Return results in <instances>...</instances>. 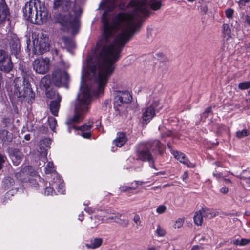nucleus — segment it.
I'll use <instances>...</instances> for the list:
<instances>
[{"label":"nucleus","mask_w":250,"mask_h":250,"mask_svg":"<svg viewBox=\"0 0 250 250\" xmlns=\"http://www.w3.org/2000/svg\"><path fill=\"white\" fill-rule=\"evenodd\" d=\"M92 127V123H88V124H85L80 127L73 126V128L76 130H80L81 132L91 131V128Z\"/></svg>","instance_id":"c85d7f7f"},{"label":"nucleus","mask_w":250,"mask_h":250,"mask_svg":"<svg viewBox=\"0 0 250 250\" xmlns=\"http://www.w3.org/2000/svg\"><path fill=\"white\" fill-rule=\"evenodd\" d=\"M32 167L30 166H26L20 172L17 174V177L22 182H26L28 179V174Z\"/></svg>","instance_id":"6ab92c4d"},{"label":"nucleus","mask_w":250,"mask_h":250,"mask_svg":"<svg viewBox=\"0 0 250 250\" xmlns=\"http://www.w3.org/2000/svg\"><path fill=\"white\" fill-rule=\"evenodd\" d=\"M81 135L84 138L89 139L91 136V131H83L81 132Z\"/></svg>","instance_id":"a18cd8bd"},{"label":"nucleus","mask_w":250,"mask_h":250,"mask_svg":"<svg viewBox=\"0 0 250 250\" xmlns=\"http://www.w3.org/2000/svg\"><path fill=\"white\" fill-rule=\"evenodd\" d=\"M203 218L202 211L200 210L196 212L194 216L195 224L198 226H201L203 223Z\"/></svg>","instance_id":"a878e982"},{"label":"nucleus","mask_w":250,"mask_h":250,"mask_svg":"<svg viewBox=\"0 0 250 250\" xmlns=\"http://www.w3.org/2000/svg\"><path fill=\"white\" fill-rule=\"evenodd\" d=\"M150 145L146 142L140 143L135 147L136 159L143 162H147L149 166L157 169L155 166V159L150 152Z\"/></svg>","instance_id":"423d86ee"},{"label":"nucleus","mask_w":250,"mask_h":250,"mask_svg":"<svg viewBox=\"0 0 250 250\" xmlns=\"http://www.w3.org/2000/svg\"><path fill=\"white\" fill-rule=\"evenodd\" d=\"M188 177V173L187 171H185L182 175L181 178L183 181H185Z\"/></svg>","instance_id":"8fccbe9b"},{"label":"nucleus","mask_w":250,"mask_h":250,"mask_svg":"<svg viewBox=\"0 0 250 250\" xmlns=\"http://www.w3.org/2000/svg\"><path fill=\"white\" fill-rule=\"evenodd\" d=\"M54 192L53 188L51 187H46L45 189L44 194L46 195H52L53 193Z\"/></svg>","instance_id":"37998d69"},{"label":"nucleus","mask_w":250,"mask_h":250,"mask_svg":"<svg viewBox=\"0 0 250 250\" xmlns=\"http://www.w3.org/2000/svg\"><path fill=\"white\" fill-rule=\"evenodd\" d=\"M70 81V76L66 71L56 70L52 73L51 82L56 86H63L68 88Z\"/></svg>","instance_id":"0eeeda50"},{"label":"nucleus","mask_w":250,"mask_h":250,"mask_svg":"<svg viewBox=\"0 0 250 250\" xmlns=\"http://www.w3.org/2000/svg\"><path fill=\"white\" fill-rule=\"evenodd\" d=\"M135 186L136 187V188L138 187L139 185H142L144 182L140 181H135Z\"/></svg>","instance_id":"13d9d810"},{"label":"nucleus","mask_w":250,"mask_h":250,"mask_svg":"<svg viewBox=\"0 0 250 250\" xmlns=\"http://www.w3.org/2000/svg\"><path fill=\"white\" fill-rule=\"evenodd\" d=\"M245 18L246 22L250 26V16L246 15Z\"/></svg>","instance_id":"bf43d9fd"},{"label":"nucleus","mask_w":250,"mask_h":250,"mask_svg":"<svg viewBox=\"0 0 250 250\" xmlns=\"http://www.w3.org/2000/svg\"><path fill=\"white\" fill-rule=\"evenodd\" d=\"M52 17L54 22L66 29H72V34L78 33L80 18L83 10L70 0H54Z\"/></svg>","instance_id":"7ed1b4c3"},{"label":"nucleus","mask_w":250,"mask_h":250,"mask_svg":"<svg viewBox=\"0 0 250 250\" xmlns=\"http://www.w3.org/2000/svg\"><path fill=\"white\" fill-rule=\"evenodd\" d=\"M42 9L39 0H30L22 8L23 16L32 23H42L47 19L48 14L44 8Z\"/></svg>","instance_id":"20e7f679"},{"label":"nucleus","mask_w":250,"mask_h":250,"mask_svg":"<svg viewBox=\"0 0 250 250\" xmlns=\"http://www.w3.org/2000/svg\"><path fill=\"white\" fill-rule=\"evenodd\" d=\"M24 139L27 141L29 140L30 139V135L29 134H26L24 136Z\"/></svg>","instance_id":"69168bd1"},{"label":"nucleus","mask_w":250,"mask_h":250,"mask_svg":"<svg viewBox=\"0 0 250 250\" xmlns=\"http://www.w3.org/2000/svg\"><path fill=\"white\" fill-rule=\"evenodd\" d=\"M6 157L0 153V170L2 169L3 165L6 160Z\"/></svg>","instance_id":"ea45409f"},{"label":"nucleus","mask_w":250,"mask_h":250,"mask_svg":"<svg viewBox=\"0 0 250 250\" xmlns=\"http://www.w3.org/2000/svg\"><path fill=\"white\" fill-rule=\"evenodd\" d=\"M13 68L10 55L5 50L0 49V70L4 73L10 72Z\"/></svg>","instance_id":"1a4fd4ad"},{"label":"nucleus","mask_w":250,"mask_h":250,"mask_svg":"<svg viewBox=\"0 0 250 250\" xmlns=\"http://www.w3.org/2000/svg\"><path fill=\"white\" fill-rule=\"evenodd\" d=\"M58 191L59 192H60L62 194H63V192L64 191V190L63 189V185L62 184L59 185V188L58 189Z\"/></svg>","instance_id":"09e8293b"},{"label":"nucleus","mask_w":250,"mask_h":250,"mask_svg":"<svg viewBox=\"0 0 250 250\" xmlns=\"http://www.w3.org/2000/svg\"><path fill=\"white\" fill-rule=\"evenodd\" d=\"M238 88L241 90H246L250 88V81L240 83L238 85Z\"/></svg>","instance_id":"f704fd0d"},{"label":"nucleus","mask_w":250,"mask_h":250,"mask_svg":"<svg viewBox=\"0 0 250 250\" xmlns=\"http://www.w3.org/2000/svg\"><path fill=\"white\" fill-rule=\"evenodd\" d=\"M2 83H3L2 76L1 73L0 72V89H1V85H2Z\"/></svg>","instance_id":"e2e57ef3"},{"label":"nucleus","mask_w":250,"mask_h":250,"mask_svg":"<svg viewBox=\"0 0 250 250\" xmlns=\"http://www.w3.org/2000/svg\"><path fill=\"white\" fill-rule=\"evenodd\" d=\"M250 243V239L242 238L240 240V246H245Z\"/></svg>","instance_id":"c03bdc74"},{"label":"nucleus","mask_w":250,"mask_h":250,"mask_svg":"<svg viewBox=\"0 0 250 250\" xmlns=\"http://www.w3.org/2000/svg\"><path fill=\"white\" fill-rule=\"evenodd\" d=\"M62 40L66 46L69 47H73L74 43L72 39L68 37L63 36Z\"/></svg>","instance_id":"2f4dec72"},{"label":"nucleus","mask_w":250,"mask_h":250,"mask_svg":"<svg viewBox=\"0 0 250 250\" xmlns=\"http://www.w3.org/2000/svg\"><path fill=\"white\" fill-rule=\"evenodd\" d=\"M51 144V140L49 138H45L40 141V149H43L44 153L46 155V151L49 147Z\"/></svg>","instance_id":"393cba45"},{"label":"nucleus","mask_w":250,"mask_h":250,"mask_svg":"<svg viewBox=\"0 0 250 250\" xmlns=\"http://www.w3.org/2000/svg\"><path fill=\"white\" fill-rule=\"evenodd\" d=\"M231 243L236 246H240V240L235 239L231 242Z\"/></svg>","instance_id":"5fc2aeb1"},{"label":"nucleus","mask_w":250,"mask_h":250,"mask_svg":"<svg viewBox=\"0 0 250 250\" xmlns=\"http://www.w3.org/2000/svg\"><path fill=\"white\" fill-rule=\"evenodd\" d=\"M250 2V0H240L238 2V4L239 6H245L246 3H249Z\"/></svg>","instance_id":"de8ad7c7"},{"label":"nucleus","mask_w":250,"mask_h":250,"mask_svg":"<svg viewBox=\"0 0 250 250\" xmlns=\"http://www.w3.org/2000/svg\"><path fill=\"white\" fill-rule=\"evenodd\" d=\"M61 101V97L58 95L57 99L50 102L49 104V109L51 113L55 116H57L58 111L60 106V102Z\"/></svg>","instance_id":"dca6fc26"},{"label":"nucleus","mask_w":250,"mask_h":250,"mask_svg":"<svg viewBox=\"0 0 250 250\" xmlns=\"http://www.w3.org/2000/svg\"><path fill=\"white\" fill-rule=\"evenodd\" d=\"M154 104L145 109L143 113V120L146 122L150 121L155 116Z\"/></svg>","instance_id":"f3484780"},{"label":"nucleus","mask_w":250,"mask_h":250,"mask_svg":"<svg viewBox=\"0 0 250 250\" xmlns=\"http://www.w3.org/2000/svg\"><path fill=\"white\" fill-rule=\"evenodd\" d=\"M173 154L174 157L179 160L181 163H182L189 166V163L190 162L186 158V156L184 153L176 151H173Z\"/></svg>","instance_id":"5701e85b"},{"label":"nucleus","mask_w":250,"mask_h":250,"mask_svg":"<svg viewBox=\"0 0 250 250\" xmlns=\"http://www.w3.org/2000/svg\"><path fill=\"white\" fill-rule=\"evenodd\" d=\"M48 123L50 126V129L52 131H54L55 127L57 125V120L56 119L51 116L48 118Z\"/></svg>","instance_id":"72a5a7b5"},{"label":"nucleus","mask_w":250,"mask_h":250,"mask_svg":"<svg viewBox=\"0 0 250 250\" xmlns=\"http://www.w3.org/2000/svg\"><path fill=\"white\" fill-rule=\"evenodd\" d=\"M50 44L49 38L42 35L37 39L36 43L34 42L33 53L37 55H42L49 50Z\"/></svg>","instance_id":"6e6552de"},{"label":"nucleus","mask_w":250,"mask_h":250,"mask_svg":"<svg viewBox=\"0 0 250 250\" xmlns=\"http://www.w3.org/2000/svg\"><path fill=\"white\" fill-rule=\"evenodd\" d=\"M45 173L46 174H50L53 173L55 170L53 162H49L45 167Z\"/></svg>","instance_id":"473e14b6"},{"label":"nucleus","mask_w":250,"mask_h":250,"mask_svg":"<svg viewBox=\"0 0 250 250\" xmlns=\"http://www.w3.org/2000/svg\"><path fill=\"white\" fill-rule=\"evenodd\" d=\"M228 188L226 187H223L220 189V191L223 193H227L228 192Z\"/></svg>","instance_id":"6e6d98bb"},{"label":"nucleus","mask_w":250,"mask_h":250,"mask_svg":"<svg viewBox=\"0 0 250 250\" xmlns=\"http://www.w3.org/2000/svg\"><path fill=\"white\" fill-rule=\"evenodd\" d=\"M31 43V41L29 39H27L26 40V44H27V49H29V46Z\"/></svg>","instance_id":"680f3d73"},{"label":"nucleus","mask_w":250,"mask_h":250,"mask_svg":"<svg viewBox=\"0 0 250 250\" xmlns=\"http://www.w3.org/2000/svg\"><path fill=\"white\" fill-rule=\"evenodd\" d=\"M33 69L40 74H44L49 69V60L47 58L35 59L32 63Z\"/></svg>","instance_id":"9b49d317"},{"label":"nucleus","mask_w":250,"mask_h":250,"mask_svg":"<svg viewBox=\"0 0 250 250\" xmlns=\"http://www.w3.org/2000/svg\"><path fill=\"white\" fill-rule=\"evenodd\" d=\"M127 139L126 134L124 132H119L117 136L114 141L115 145L119 147H122L127 141Z\"/></svg>","instance_id":"4be33fe9"},{"label":"nucleus","mask_w":250,"mask_h":250,"mask_svg":"<svg viewBox=\"0 0 250 250\" xmlns=\"http://www.w3.org/2000/svg\"><path fill=\"white\" fill-rule=\"evenodd\" d=\"M211 112H212L211 107H208L206 109V110L205 111V114H208L209 113H210Z\"/></svg>","instance_id":"4d7b16f0"},{"label":"nucleus","mask_w":250,"mask_h":250,"mask_svg":"<svg viewBox=\"0 0 250 250\" xmlns=\"http://www.w3.org/2000/svg\"><path fill=\"white\" fill-rule=\"evenodd\" d=\"M8 45L7 48L9 50L11 54L14 55L17 58L21 52V43L19 39L16 35H13L8 40Z\"/></svg>","instance_id":"f8f14e48"},{"label":"nucleus","mask_w":250,"mask_h":250,"mask_svg":"<svg viewBox=\"0 0 250 250\" xmlns=\"http://www.w3.org/2000/svg\"><path fill=\"white\" fill-rule=\"evenodd\" d=\"M18 191L17 188H11L9 189V191L6 193V196L8 198H9L11 196H13L14 194L16 193Z\"/></svg>","instance_id":"79ce46f5"},{"label":"nucleus","mask_w":250,"mask_h":250,"mask_svg":"<svg viewBox=\"0 0 250 250\" xmlns=\"http://www.w3.org/2000/svg\"><path fill=\"white\" fill-rule=\"evenodd\" d=\"M208 114H205V112L204 113H203L202 115H201V118L203 119V118H204V119H206L207 118H208Z\"/></svg>","instance_id":"338daca9"},{"label":"nucleus","mask_w":250,"mask_h":250,"mask_svg":"<svg viewBox=\"0 0 250 250\" xmlns=\"http://www.w3.org/2000/svg\"><path fill=\"white\" fill-rule=\"evenodd\" d=\"M225 14L228 18H231L234 14V10L231 8H228L225 11Z\"/></svg>","instance_id":"58836bf2"},{"label":"nucleus","mask_w":250,"mask_h":250,"mask_svg":"<svg viewBox=\"0 0 250 250\" xmlns=\"http://www.w3.org/2000/svg\"><path fill=\"white\" fill-rule=\"evenodd\" d=\"M200 211L205 218H211L215 216V214L211 209L206 208H202Z\"/></svg>","instance_id":"cd10ccee"},{"label":"nucleus","mask_w":250,"mask_h":250,"mask_svg":"<svg viewBox=\"0 0 250 250\" xmlns=\"http://www.w3.org/2000/svg\"><path fill=\"white\" fill-rule=\"evenodd\" d=\"M14 97L19 99L22 102L23 99L31 101L34 99L35 93L32 91L29 82L24 78L22 81V85L21 83L16 82L14 85Z\"/></svg>","instance_id":"39448f33"},{"label":"nucleus","mask_w":250,"mask_h":250,"mask_svg":"<svg viewBox=\"0 0 250 250\" xmlns=\"http://www.w3.org/2000/svg\"><path fill=\"white\" fill-rule=\"evenodd\" d=\"M118 0H107L106 9L102 14L101 21L103 31L97 42L96 48L117 62L124 46L141 28L145 19L149 17L148 8L154 11L161 9L162 4L159 0H132L129 5L132 7L130 13L120 12L114 18L117 27L122 26L121 32L115 36V27L109 22V12L118 6Z\"/></svg>","instance_id":"f257e3e1"},{"label":"nucleus","mask_w":250,"mask_h":250,"mask_svg":"<svg viewBox=\"0 0 250 250\" xmlns=\"http://www.w3.org/2000/svg\"><path fill=\"white\" fill-rule=\"evenodd\" d=\"M10 14V9L5 0H0V24L5 22Z\"/></svg>","instance_id":"4468645a"},{"label":"nucleus","mask_w":250,"mask_h":250,"mask_svg":"<svg viewBox=\"0 0 250 250\" xmlns=\"http://www.w3.org/2000/svg\"><path fill=\"white\" fill-rule=\"evenodd\" d=\"M166 207L164 205L159 206L156 209V211L159 214H162L164 213L166 210Z\"/></svg>","instance_id":"a19ab883"},{"label":"nucleus","mask_w":250,"mask_h":250,"mask_svg":"<svg viewBox=\"0 0 250 250\" xmlns=\"http://www.w3.org/2000/svg\"><path fill=\"white\" fill-rule=\"evenodd\" d=\"M2 121L4 124L7 125V124L10 123V119L7 117L3 118Z\"/></svg>","instance_id":"3c124183"},{"label":"nucleus","mask_w":250,"mask_h":250,"mask_svg":"<svg viewBox=\"0 0 250 250\" xmlns=\"http://www.w3.org/2000/svg\"><path fill=\"white\" fill-rule=\"evenodd\" d=\"M122 214L119 213H112V215L110 216L108 219L113 220L114 222H116L124 227H127L128 225V222L127 220H124L122 219Z\"/></svg>","instance_id":"412c9836"},{"label":"nucleus","mask_w":250,"mask_h":250,"mask_svg":"<svg viewBox=\"0 0 250 250\" xmlns=\"http://www.w3.org/2000/svg\"><path fill=\"white\" fill-rule=\"evenodd\" d=\"M147 250H156V248L155 247H152L149 248Z\"/></svg>","instance_id":"774afa93"},{"label":"nucleus","mask_w":250,"mask_h":250,"mask_svg":"<svg viewBox=\"0 0 250 250\" xmlns=\"http://www.w3.org/2000/svg\"><path fill=\"white\" fill-rule=\"evenodd\" d=\"M133 221L137 225H140V224H141L140 217L138 214H136L134 216Z\"/></svg>","instance_id":"49530a36"},{"label":"nucleus","mask_w":250,"mask_h":250,"mask_svg":"<svg viewBox=\"0 0 250 250\" xmlns=\"http://www.w3.org/2000/svg\"><path fill=\"white\" fill-rule=\"evenodd\" d=\"M14 184V179L11 177L7 176L2 180L1 186L2 189L7 190L12 188Z\"/></svg>","instance_id":"aec40b11"},{"label":"nucleus","mask_w":250,"mask_h":250,"mask_svg":"<svg viewBox=\"0 0 250 250\" xmlns=\"http://www.w3.org/2000/svg\"><path fill=\"white\" fill-rule=\"evenodd\" d=\"M110 104V101L109 100H106L104 103V104L105 106L107 107L108 105H109Z\"/></svg>","instance_id":"052dcab7"},{"label":"nucleus","mask_w":250,"mask_h":250,"mask_svg":"<svg viewBox=\"0 0 250 250\" xmlns=\"http://www.w3.org/2000/svg\"><path fill=\"white\" fill-rule=\"evenodd\" d=\"M114 94V108L116 111L119 110L118 107L123 104L131 102L132 98L130 94L127 91H116Z\"/></svg>","instance_id":"9d476101"},{"label":"nucleus","mask_w":250,"mask_h":250,"mask_svg":"<svg viewBox=\"0 0 250 250\" xmlns=\"http://www.w3.org/2000/svg\"><path fill=\"white\" fill-rule=\"evenodd\" d=\"M13 139V134L8 131L3 129L0 132V140L5 145H8Z\"/></svg>","instance_id":"a211bd4d"},{"label":"nucleus","mask_w":250,"mask_h":250,"mask_svg":"<svg viewBox=\"0 0 250 250\" xmlns=\"http://www.w3.org/2000/svg\"><path fill=\"white\" fill-rule=\"evenodd\" d=\"M223 180L226 184H229L231 183V180L229 179L224 178Z\"/></svg>","instance_id":"0e129e2a"},{"label":"nucleus","mask_w":250,"mask_h":250,"mask_svg":"<svg viewBox=\"0 0 250 250\" xmlns=\"http://www.w3.org/2000/svg\"><path fill=\"white\" fill-rule=\"evenodd\" d=\"M146 143L150 145V149L152 151L155 152L158 151L159 154L161 155L164 153L165 150V146L162 144L158 140L146 142Z\"/></svg>","instance_id":"2eb2a0df"},{"label":"nucleus","mask_w":250,"mask_h":250,"mask_svg":"<svg viewBox=\"0 0 250 250\" xmlns=\"http://www.w3.org/2000/svg\"><path fill=\"white\" fill-rule=\"evenodd\" d=\"M248 135V131L247 130L244 129L242 131H239L236 132V136L239 138H241Z\"/></svg>","instance_id":"e433bc0d"},{"label":"nucleus","mask_w":250,"mask_h":250,"mask_svg":"<svg viewBox=\"0 0 250 250\" xmlns=\"http://www.w3.org/2000/svg\"><path fill=\"white\" fill-rule=\"evenodd\" d=\"M51 79L48 75L44 76L41 80V84L46 89L49 87Z\"/></svg>","instance_id":"c756f323"},{"label":"nucleus","mask_w":250,"mask_h":250,"mask_svg":"<svg viewBox=\"0 0 250 250\" xmlns=\"http://www.w3.org/2000/svg\"><path fill=\"white\" fill-rule=\"evenodd\" d=\"M10 157L15 166H18L22 161L24 155L18 148H10L8 150Z\"/></svg>","instance_id":"ddd939ff"},{"label":"nucleus","mask_w":250,"mask_h":250,"mask_svg":"<svg viewBox=\"0 0 250 250\" xmlns=\"http://www.w3.org/2000/svg\"><path fill=\"white\" fill-rule=\"evenodd\" d=\"M177 224V227L180 228L183 224V221L182 219H178L176 221L175 225Z\"/></svg>","instance_id":"603ef678"},{"label":"nucleus","mask_w":250,"mask_h":250,"mask_svg":"<svg viewBox=\"0 0 250 250\" xmlns=\"http://www.w3.org/2000/svg\"><path fill=\"white\" fill-rule=\"evenodd\" d=\"M213 176L215 177H216L217 179H219L220 178L222 177L223 175L221 173H213Z\"/></svg>","instance_id":"864d4df0"},{"label":"nucleus","mask_w":250,"mask_h":250,"mask_svg":"<svg viewBox=\"0 0 250 250\" xmlns=\"http://www.w3.org/2000/svg\"><path fill=\"white\" fill-rule=\"evenodd\" d=\"M120 189L121 191L126 192L129 190H135L136 189V187L134 186H122L120 187Z\"/></svg>","instance_id":"4c0bfd02"},{"label":"nucleus","mask_w":250,"mask_h":250,"mask_svg":"<svg viewBox=\"0 0 250 250\" xmlns=\"http://www.w3.org/2000/svg\"><path fill=\"white\" fill-rule=\"evenodd\" d=\"M241 179L242 180L241 184L244 188L247 190H250V177L242 176Z\"/></svg>","instance_id":"7c9ffc66"},{"label":"nucleus","mask_w":250,"mask_h":250,"mask_svg":"<svg viewBox=\"0 0 250 250\" xmlns=\"http://www.w3.org/2000/svg\"><path fill=\"white\" fill-rule=\"evenodd\" d=\"M88 74L92 81L78 95L74 114L67 118L66 123L73 125L81 122L84 115L88 111L91 101V93L95 96L103 94L110 77L113 74L116 62L97 48L93 54L87 59Z\"/></svg>","instance_id":"f03ea898"},{"label":"nucleus","mask_w":250,"mask_h":250,"mask_svg":"<svg viewBox=\"0 0 250 250\" xmlns=\"http://www.w3.org/2000/svg\"><path fill=\"white\" fill-rule=\"evenodd\" d=\"M223 33L225 37H226L227 40L232 37V34L229 25L227 24L223 25Z\"/></svg>","instance_id":"bb28decb"},{"label":"nucleus","mask_w":250,"mask_h":250,"mask_svg":"<svg viewBox=\"0 0 250 250\" xmlns=\"http://www.w3.org/2000/svg\"><path fill=\"white\" fill-rule=\"evenodd\" d=\"M103 240L100 238H95L92 239L90 243L86 244V247L88 249H94L99 247L102 244Z\"/></svg>","instance_id":"b1692460"},{"label":"nucleus","mask_w":250,"mask_h":250,"mask_svg":"<svg viewBox=\"0 0 250 250\" xmlns=\"http://www.w3.org/2000/svg\"><path fill=\"white\" fill-rule=\"evenodd\" d=\"M156 232L157 235L160 237H163L166 234L165 230L163 228H162L160 225L158 226Z\"/></svg>","instance_id":"c9c22d12"}]
</instances>
